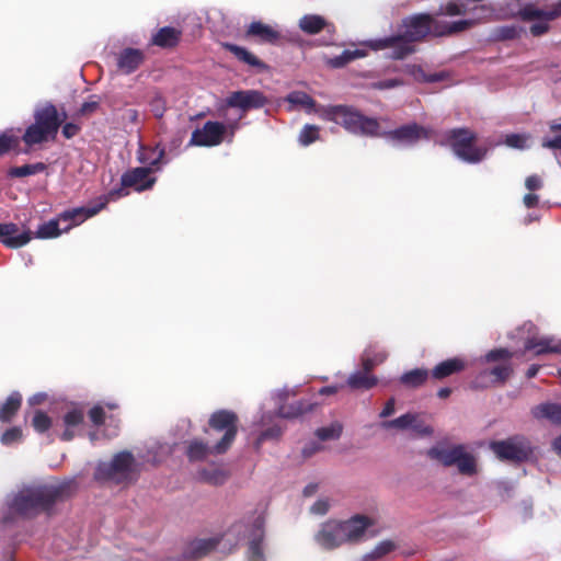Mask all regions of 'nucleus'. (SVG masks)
Returning a JSON list of instances; mask_svg holds the SVG:
<instances>
[{"instance_id":"31","label":"nucleus","mask_w":561,"mask_h":561,"mask_svg":"<svg viewBox=\"0 0 561 561\" xmlns=\"http://www.w3.org/2000/svg\"><path fill=\"white\" fill-rule=\"evenodd\" d=\"M430 373L424 368H415L410 371H405L400 376V383L409 388H419L424 385Z\"/></svg>"},{"instance_id":"64","label":"nucleus","mask_w":561,"mask_h":561,"mask_svg":"<svg viewBox=\"0 0 561 561\" xmlns=\"http://www.w3.org/2000/svg\"><path fill=\"white\" fill-rule=\"evenodd\" d=\"M123 118L131 124H135L138 119V112L135 108H128L124 112Z\"/></svg>"},{"instance_id":"38","label":"nucleus","mask_w":561,"mask_h":561,"mask_svg":"<svg viewBox=\"0 0 561 561\" xmlns=\"http://www.w3.org/2000/svg\"><path fill=\"white\" fill-rule=\"evenodd\" d=\"M19 133L20 130L15 131L14 129H8L0 134V156L19 146Z\"/></svg>"},{"instance_id":"9","label":"nucleus","mask_w":561,"mask_h":561,"mask_svg":"<svg viewBox=\"0 0 561 561\" xmlns=\"http://www.w3.org/2000/svg\"><path fill=\"white\" fill-rule=\"evenodd\" d=\"M430 459L438 461L443 467H457L462 476H474L477 473V460L473 455L467 451L463 445H435L426 451Z\"/></svg>"},{"instance_id":"56","label":"nucleus","mask_w":561,"mask_h":561,"mask_svg":"<svg viewBox=\"0 0 561 561\" xmlns=\"http://www.w3.org/2000/svg\"><path fill=\"white\" fill-rule=\"evenodd\" d=\"M511 357H512V353H510L508 350L500 348V350H492L491 352H489L486 354V356H484V359H486L488 363H491V362H494L497 359H502V358L507 359Z\"/></svg>"},{"instance_id":"25","label":"nucleus","mask_w":561,"mask_h":561,"mask_svg":"<svg viewBox=\"0 0 561 561\" xmlns=\"http://www.w3.org/2000/svg\"><path fill=\"white\" fill-rule=\"evenodd\" d=\"M519 15L522 19L539 16H546V19H558L561 16V0H558V2L550 9H540L535 4H528L520 9Z\"/></svg>"},{"instance_id":"33","label":"nucleus","mask_w":561,"mask_h":561,"mask_svg":"<svg viewBox=\"0 0 561 561\" xmlns=\"http://www.w3.org/2000/svg\"><path fill=\"white\" fill-rule=\"evenodd\" d=\"M164 154L163 148L156 146V148L152 149H140L139 153V161L140 163H145L149 165L150 168L157 167L160 162H162Z\"/></svg>"},{"instance_id":"52","label":"nucleus","mask_w":561,"mask_h":561,"mask_svg":"<svg viewBox=\"0 0 561 561\" xmlns=\"http://www.w3.org/2000/svg\"><path fill=\"white\" fill-rule=\"evenodd\" d=\"M22 439V430L18 426L11 427L10 430L4 431L2 436H0V442H2L3 446H11L15 443H20Z\"/></svg>"},{"instance_id":"10","label":"nucleus","mask_w":561,"mask_h":561,"mask_svg":"<svg viewBox=\"0 0 561 561\" xmlns=\"http://www.w3.org/2000/svg\"><path fill=\"white\" fill-rule=\"evenodd\" d=\"M377 137H383L394 147H409L415 145L421 139H432V130L417 124H410L394 130L379 131Z\"/></svg>"},{"instance_id":"27","label":"nucleus","mask_w":561,"mask_h":561,"mask_svg":"<svg viewBox=\"0 0 561 561\" xmlns=\"http://www.w3.org/2000/svg\"><path fill=\"white\" fill-rule=\"evenodd\" d=\"M20 405L21 394L19 391H14L5 399L4 403L0 404V422H10L19 411Z\"/></svg>"},{"instance_id":"62","label":"nucleus","mask_w":561,"mask_h":561,"mask_svg":"<svg viewBox=\"0 0 561 561\" xmlns=\"http://www.w3.org/2000/svg\"><path fill=\"white\" fill-rule=\"evenodd\" d=\"M151 111L153 113V116L162 117L164 107L161 99H156L154 101H152Z\"/></svg>"},{"instance_id":"26","label":"nucleus","mask_w":561,"mask_h":561,"mask_svg":"<svg viewBox=\"0 0 561 561\" xmlns=\"http://www.w3.org/2000/svg\"><path fill=\"white\" fill-rule=\"evenodd\" d=\"M180 32L173 27H162L152 37L153 45L158 47H173L178 44Z\"/></svg>"},{"instance_id":"36","label":"nucleus","mask_w":561,"mask_h":561,"mask_svg":"<svg viewBox=\"0 0 561 561\" xmlns=\"http://www.w3.org/2000/svg\"><path fill=\"white\" fill-rule=\"evenodd\" d=\"M46 170L44 162H36L32 164H24L21 167L11 168L9 175L14 178L32 176Z\"/></svg>"},{"instance_id":"17","label":"nucleus","mask_w":561,"mask_h":561,"mask_svg":"<svg viewBox=\"0 0 561 561\" xmlns=\"http://www.w3.org/2000/svg\"><path fill=\"white\" fill-rule=\"evenodd\" d=\"M225 102L231 108H240L242 112H247L252 108H262L266 105L267 99L260 91L245 90L230 93Z\"/></svg>"},{"instance_id":"8","label":"nucleus","mask_w":561,"mask_h":561,"mask_svg":"<svg viewBox=\"0 0 561 561\" xmlns=\"http://www.w3.org/2000/svg\"><path fill=\"white\" fill-rule=\"evenodd\" d=\"M476 140V134L466 128H460L447 131L445 140L440 144L450 146L453 153L462 162L476 164L481 163L488 154V148L477 146Z\"/></svg>"},{"instance_id":"43","label":"nucleus","mask_w":561,"mask_h":561,"mask_svg":"<svg viewBox=\"0 0 561 561\" xmlns=\"http://www.w3.org/2000/svg\"><path fill=\"white\" fill-rule=\"evenodd\" d=\"M287 102L294 107L300 106L308 111L314 107V100H312L310 95L305 92H293L288 94Z\"/></svg>"},{"instance_id":"29","label":"nucleus","mask_w":561,"mask_h":561,"mask_svg":"<svg viewBox=\"0 0 561 561\" xmlns=\"http://www.w3.org/2000/svg\"><path fill=\"white\" fill-rule=\"evenodd\" d=\"M369 370H357L350 376L346 380V385L352 389H371L377 385V379L368 375Z\"/></svg>"},{"instance_id":"18","label":"nucleus","mask_w":561,"mask_h":561,"mask_svg":"<svg viewBox=\"0 0 561 561\" xmlns=\"http://www.w3.org/2000/svg\"><path fill=\"white\" fill-rule=\"evenodd\" d=\"M31 239V232L19 228L18 225L13 222L0 224V242L3 243L4 247L18 249L28 243Z\"/></svg>"},{"instance_id":"4","label":"nucleus","mask_w":561,"mask_h":561,"mask_svg":"<svg viewBox=\"0 0 561 561\" xmlns=\"http://www.w3.org/2000/svg\"><path fill=\"white\" fill-rule=\"evenodd\" d=\"M121 191H110L108 194L99 198L98 203L92 206L72 208L58 215L56 219H51L41 225L36 229V238L49 239L57 238L69 229L84 222L85 220L96 216L104 209L108 201L115 199Z\"/></svg>"},{"instance_id":"35","label":"nucleus","mask_w":561,"mask_h":561,"mask_svg":"<svg viewBox=\"0 0 561 561\" xmlns=\"http://www.w3.org/2000/svg\"><path fill=\"white\" fill-rule=\"evenodd\" d=\"M367 54L364 49H355V50H345L341 53V55L335 56L334 58H330L329 64L334 68H341L344 65L348 64L352 60L360 59L365 57Z\"/></svg>"},{"instance_id":"57","label":"nucleus","mask_w":561,"mask_h":561,"mask_svg":"<svg viewBox=\"0 0 561 561\" xmlns=\"http://www.w3.org/2000/svg\"><path fill=\"white\" fill-rule=\"evenodd\" d=\"M99 108V100L96 95L90 96L85 103L82 104L81 108H79V113L82 115H88L94 113Z\"/></svg>"},{"instance_id":"12","label":"nucleus","mask_w":561,"mask_h":561,"mask_svg":"<svg viewBox=\"0 0 561 561\" xmlns=\"http://www.w3.org/2000/svg\"><path fill=\"white\" fill-rule=\"evenodd\" d=\"M519 333L528 334L520 336V339L524 340L525 352H534L535 355L561 353V342L557 343L552 337L537 335L536 327L531 322L522 325Z\"/></svg>"},{"instance_id":"61","label":"nucleus","mask_w":561,"mask_h":561,"mask_svg":"<svg viewBox=\"0 0 561 561\" xmlns=\"http://www.w3.org/2000/svg\"><path fill=\"white\" fill-rule=\"evenodd\" d=\"M79 127L78 125H73L72 123H67L62 126V135L66 138H71L78 134Z\"/></svg>"},{"instance_id":"22","label":"nucleus","mask_w":561,"mask_h":561,"mask_svg":"<svg viewBox=\"0 0 561 561\" xmlns=\"http://www.w3.org/2000/svg\"><path fill=\"white\" fill-rule=\"evenodd\" d=\"M83 422V412L77 408L71 409L62 416L64 432L61 433L62 440H71L80 431Z\"/></svg>"},{"instance_id":"16","label":"nucleus","mask_w":561,"mask_h":561,"mask_svg":"<svg viewBox=\"0 0 561 561\" xmlns=\"http://www.w3.org/2000/svg\"><path fill=\"white\" fill-rule=\"evenodd\" d=\"M314 541L324 550H333L336 547L348 542L341 531L339 520H327L323 523L320 526L319 531L314 535Z\"/></svg>"},{"instance_id":"6","label":"nucleus","mask_w":561,"mask_h":561,"mask_svg":"<svg viewBox=\"0 0 561 561\" xmlns=\"http://www.w3.org/2000/svg\"><path fill=\"white\" fill-rule=\"evenodd\" d=\"M140 462L129 451L114 455L110 462L98 463L94 480L105 483H129L136 480Z\"/></svg>"},{"instance_id":"32","label":"nucleus","mask_w":561,"mask_h":561,"mask_svg":"<svg viewBox=\"0 0 561 561\" xmlns=\"http://www.w3.org/2000/svg\"><path fill=\"white\" fill-rule=\"evenodd\" d=\"M387 356L388 354L383 351L376 352L374 348L368 347L362 356L363 369H366V371L371 370L375 366L382 364Z\"/></svg>"},{"instance_id":"58","label":"nucleus","mask_w":561,"mask_h":561,"mask_svg":"<svg viewBox=\"0 0 561 561\" xmlns=\"http://www.w3.org/2000/svg\"><path fill=\"white\" fill-rule=\"evenodd\" d=\"M282 434V428L277 425H273L272 427L265 430L257 437V443H261L266 439L276 438Z\"/></svg>"},{"instance_id":"55","label":"nucleus","mask_w":561,"mask_h":561,"mask_svg":"<svg viewBox=\"0 0 561 561\" xmlns=\"http://www.w3.org/2000/svg\"><path fill=\"white\" fill-rule=\"evenodd\" d=\"M322 450V445L319 440H310L302 448V456L305 459L312 457Z\"/></svg>"},{"instance_id":"21","label":"nucleus","mask_w":561,"mask_h":561,"mask_svg":"<svg viewBox=\"0 0 561 561\" xmlns=\"http://www.w3.org/2000/svg\"><path fill=\"white\" fill-rule=\"evenodd\" d=\"M247 36L255 37L261 43L276 44L282 38V34L268 24L254 21L247 28Z\"/></svg>"},{"instance_id":"46","label":"nucleus","mask_w":561,"mask_h":561,"mask_svg":"<svg viewBox=\"0 0 561 561\" xmlns=\"http://www.w3.org/2000/svg\"><path fill=\"white\" fill-rule=\"evenodd\" d=\"M550 130L556 134L553 137H545L541 147L551 150H561V124L552 123Z\"/></svg>"},{"instance_id":"2","label":"nucleus","mask_w":561,"mask_h":561,"mask_svg":"<svg viewBox=\"0 0 561 561\" xmlns=\"http://www.w3.org/2000/svg\"><path fill=\"white\" fill-rule=\"evenodd\" d=\"M263 526L264 518L257 514L250 520L233 524L228 533L219 537L192 541L188 546L187 554L192 558H202L216 549L231 551L232 547L241 541V539H245L248 561H264Z\"/></svg>"},{"instance_id":"13","label":"nucleus","mask_w":561,"mask_h":561,"mask_svg":"<svg viewBox=\"0 0 561 561\" xmlns=\"http://www.w3.org/2000/svg\"><path fill=\"white\" fill-rule=\"evenodd\" d=\"M491 448L497 458L504 460L520 462L526 460L530 455L529 442L523 437L493 442Z\"/></svg>"},{"instance_id":"48","label":"nucleus","mask_w":561,"mask_h":561,"mask_svg":"<svg viewBox=\"0 0 561 561\" xmlns=\"http://www.w3.org/2000/svg\"><path fill=\"white\" fill-rule=\"evenodd\" d=\"M305 412L304 403L296 402L293 404H289L288 407L278 405L277 407V416L278 417H285V419H293L298 417Z\"/></svg>"},{"instance_id":"42","label":"nucleus","mask_w":561,"mask_h":561,"mask_svg":"<svg viewBox=\"0 0 561 561\" xmlns=\"http://www.w3.org/2000/svg\"><path fill=\"white\" fill-rule=\"evenodd\" d=\"M415 421H416L415 414L405 413L392 421L383 422L382 427L386 430H389V428L407 430L409 427H412Z\"/></svg>"},{"instance_id":"11","label":"nucleus","mask_w":561,"mask_h":561,"mask_svg":"<svg viewBox=\"0 0 561 561\" xmlns=\"http://www.w3.org/2000/svg\"><path fill=\"white\" fill-rule=\"evenodd\" d=\"M237 416L233 412L218 411L209 419V426L216 431H225L224 437L215 445V451L222 454L229 449L237 434Z\"/></svg>"},{"instance_id":"60","label":"nucleus","mask_w":561,"mask_h":561,"mask_svg":"<svg viewBox=\"0 0 561 561\" xmlns=\"http://www.w3.org/2000/svg\"><path fill=\"white\" fill-rule=\"evenodd\" d=\"M525 186L530 192L540 190L542 186L541 179L538 175H529L528 179L525 180Z\"/></svg>"},{"instance_id":"20","label":"nucleus","mask_w":561,"mask_h":561,"mask_svg":"<svg viewBox=\"0 0 561 561\" xmlns=\"http://www.w3.org/2000/svg\"><path fill=\"white\" fill-rule=\"evenodd\" d=\"M144 60V54L139 49L135 48H126L121 50L118 54V58H116V66L121 72L125 75H130L136 71L138 67H140Z\"/></svg>"},{"instance_id":"24","label":"nucleus","mask_w":561,"mask_h":561,"mask_svg":"<svg viewBox=\"0 0 561 561\" xmlns=\"http://www.w3.org/2000/svg\"><path fill=\"white\" fill-rule=\"evenodd\" d=\"M466 367V363L459 357H451L446 359L432 369V377L436 380H442L447 376H451Z\"/></svg>"},{"instance_id":"28","label":"nucleus","mask_w":561,"mask_h":561,"mask_svg":"<svg viewBox=\"0 0 561 561\" xmlns=\"http://www.w3.org/2000/svg\"><path fill=\"white\" fill-rule=\"evenodd\" d=\"M325 25V20L321 15L307 14L299 20V28L305 34H319L324 30Z\"/></svg>"},{"instance_id":"40","label":"nucleus","mask_w":561,"mask_h":561,"mask_svg":"<svg viewBox=\"0 0 561 561\" xmlns=\"http://www.w3.org/2000/svg\"><path fill=\"white\" fill-rule=\"evenodd\" d=\"M210 454L219 455L217 451H215V446L209 447L205 443L198 440L191 443L187 449L188 458L192 460L203 459Z\"/></svg>"},{"instance_id":"53","label":"nucleus","mask_w":561,"mask_h":561,"mask_svg":"<svg viewBox=\"0 0 561 561\" xmlns=\"http://www.w3.org/2000/svg\"><path fill=\"white\" fill-rule=\"evenodd\" d=\"M519 28L515 25H504L495 31V36L500 39H511L517 37Z\"/></svg>"},{"instance_id":"30","label":"nucleus","mask_w":561,"mask_h":561,"mask_svg":"<svg viewBox=\"0 0 561 561\" xmlns=\"http://www.w3.org/2000/svg\"><path fill=\"white\" fill-rule=\"evenodd\" d=\"M170 454L169 445L152 443L145 454L140 455L141 463H159Z\"/></svg>"},{"instance_id":"1","label":"nucleus","mask_w":561,"mask_h":561,"mask_svg":"<svg viewBox=\"0 0 561 561\" xmlns=\"http://www.w3.org/2000/svg\"><path fill=\"white\" fill-rule=\"evenodd\" d=\"M469 1L480 2L481 0L450 1L440 9V13L449 16L467 15L468 13H472L471 18L458 20L451 23H442L432 19L430 14H416L403 20V30L399 35L364 42V46L368 47L373 51L389 49L390 51L388 57L390 59H401L412 54L414 50L411 44L424 38L425 35L430 33L435 36L456 34L471 27L472 24L479 21L488 19L492 13L483 4L469 8Z\"/></svg>"},{"instance_id":"15","label":"nucleus","mask_w":561,"mask_h":561,"mask_svg":"<svg viewBox=\"0 0 561 561\" xmlns=\"http://www.w3.org/2000/svg\"><path fill=\"white\" fill-rule=\"evenodd\" d=\"M226 134V125L219 122L208 121L203 128L194 129L188 145L193 147L219 146Z\"/></svg>"},{"instance_id":"47","label":"nucleus","mask_w":561,"mask_h":561,"mask_svg":"<svg viewBox=\"0 0 561 561\" xmlns=\"http://www.w3.org/2000/svg\"><path fill=\"white\" fill-rule=\"evenodd\" d=\"M319 139V127L306 125L299 133L298 141L300 146L308 147Z\"/></svg>"},{"instance_id":"7","label":"nucleus","mask_w":561,"mask_h":561,"mask_svg":"<svg viewBox=\"0 0 561 561\" xmlns=\"http://www.w3.org/2000/svg\"><path fill=\"white\" fill-rule=\"evenodd\" d=\"M62 118L58 116L55 105L47 104L35 112V122L25 129L23 141L33 147L56 138Z\"/></svg>"},{"instance_id":"23","label":"nucleus","mask_w":561,"mask_h":561,"mask_svg":"<svg viewBox=\"0 0 561 561\" xmlns=\"http://www.w3.org/2000/svg\"><path fill=\"white\" fill-rule=\"evenodd\" d=\"M531 414L537 420H547L554 425H561V403L546 402L531 409Z\"/></svg>"},{"instance_id":"54","label":"nucleus","mask_w":561,"mask_h":561,"mask_svg":"<svg viewBox=\"0 0 561 561\" xmlns=\"http://www.w3.org/2000/svg\"><path fill=\"white\" fill-rule=\"evenodd\" d=\"M89 417L94 425L102 424L105 421L104 408L102 405H94L89 411Z\"/></svg>"},{"instance_id":"34","label":"nucleus","mask_w":561,"mask_h":561,"mask_svg":"<svg viewBox=\"0 0 561 561\" xmlns=\"http://www.w3.org/2000/svg\"><path fill=\"white\" fill-rule=\"evenodd\" d=\"M396 549V545L393 541L390 540H383L378 542L376 547H374L373 551L364 554L362 558V561H375L377 559H380L391 552H393Z\"/></svg>"},{"instance_id":"45","label":"nucleus","mask_w":561,"mask_h":561,"mask_svg":"<svg viewBox=\"0 0 561 561\" xmlns=\"http://www.w3.org/2000/svg\"><path fill=\"white\" fill-rule=\"evenodd\" d=\"M530 136L527 134H508L504 138V144L507 147L524 150L529 148Z\"/></svg>"},{"instance_id":"14","label":"nucleus","mask_w":561,"mask_h":561,"mask_svg":"<svg viewBox=\"0 0 561 561\" xmlns=\"http://www.w3.org/2000/svg\"><path fill=\"white\" fill-rule=\"evenodd\" d=\"M151 168L150 167H137L130 171H126L123 176H121V184H123L122 188L116 191H121L119 194L115 195V199L121 196H126V192L124 188H134L137 192H145L147 190H151L154 184V178L150 175ZM115 190L111 191L114 192ZM112 199V201H115ZM111 202V199H108Z\"/></svg>"},{"instance_id":"19","label":"nucleus","mask_w":561,"mask_h":561,"mask_svg":"<svg viewBox=\"0 0 561 561\" xmlns=\"http://www.w3.org/2000/svg\"><path fill=\"white\" fill-rule=\"evenodd\" d=\"M374 525V522L368 516L356 515L346 520H340L341 531L350 542L359 541L365 530Z\"/></svg>"},{"instance_id":"50","label":"nucleus","mask_w":561,"mask_h":561,"mask_svg":"<svg viewBox=\"0 0 561 561\" xmlns=\"http://www.w3.org/2000/svg\"><path fill=\"white\" fill-rule=\"evenodd\" d=\"M32 426L37 433H45L50 428L51 420L46 413L36 411L34 417H32Z\"/></svg>"},{"instance_id":"63","label":"nucleus","mask_w":561,"mask_h":561,"mask_svg":"<svg viewBox=\"0 0 561 561\" xmlns=\"http://www.w3.org/2000/svg\"><path fill=\"white\" fill-rule=\"evenodd\" d=\"M394 413V399H389L383 407L381 413H379V417H389Z\"/></svg>"},{"instance_id":"5","label":"nucleus","mask_w":561,"mask_h":561,"mask_svg":"<svg viewBox=\"0 0 561 561\" xmlns=\"http://www.w3.org/2000/svg\"><path fill=\"white\" fill-rule=\"evenodd\" d=\"M321 117L325 121L334 122L336 125L345 128L346 131L353 135L371 137L379 135L378 121L364 115L351 106H329L321 112Z\"/></svg>"},{"instance_id":"37","label":"nucleus","mask_w":561,"mask_h":561,"mask_svg":"<svg viewBox=\"0 0 561 561\" xmlns=\"http://www.w3.org/2000/svg\"><path fill=\"white\" fill-rule=\"evenodd\" d=\"M199 479L210 484L219 485L225 483L227 479V472L219 467L206 468L199 471Z\"/></svg>"},{"instance_id":"59","label":"nucleus","mask_w":561,"mask_h":561,"mask_svg":"<svg viewBox=\"0 0 561 561\" xmlns=\"http://www.w3.org/2000/svg\"><path fill=\"white\" fill-rule=\"evenodd\" d=\"M330 508V503L328 500H319L314 502L310 507V513L316 515H325L328 510Z\"/></svg>"},{"instance_id":"41","label":"nucleus","mask_w":561,"mask_h":561,"mask_svg":"<svg viewBox=\"0 0 561 561\" xmlns=\"http://www.w3.org/2000/svg\"><path fill=\"white\" fill-rule=\"evenodd\" d=\"M316 437L319 438L320 442L325 440H336L341 437L342 434V425L337 422L327 425L324 427L316 430Z\"/></svg>"},{"instance_id":"3","label":"nucleus","mask_w":561,"mask_h":561,"mask_svg":"<svg viewBox=\"0 0 561 561\" xmlns=\"http://www.w3.org/2000/svg\"><path fill=\"white\" fill-rule=\"evenodd\" d=\"M76 488L75 479L64 482H37L24 486L9 497V516H4V522H10L13 516L32 517L47 512L56 500L69 495Z\"/></svg>"},{"instance_id":"51","label":"nucleus","mask_w":561,"mask_h":561,"mask_svg":"<svg viewBox=\"0 0 561 561\" xmlns=\"http://www.w3.org/2000/svg\"><path fill=\"white\" fill-rule=\"evenodd\" d=\"M525 21H535L530 25V34L534 36H540L541 34H546L548 31V22L553 19H546V16H534L531 19H524Z\"/></svg>"},{"instance_id":"44","label":"nucleus","mask_w":561,"mask_h":561,"mask_svg":"<svg viewBox=\"0 0 561 561\" xmlns=\"http://www.w3.org/2000/svg\"><path fill=\"white\" fill-rule=\"evenodd\" d=\"M511 373H512V368H511L510 364L505 363V364L495 366L489 370H484L481 374V377L491 375L494 378L493 379L494 382L503 383L506 379H508V377L511 376Z\"/></svg>"},{"instance_id":"49","label":"nucleus","mask_w":561,"mask_h":561,"mask_svg":"<svg viewBox=\"0 0 561 561\" xmlns=\"http://www.w3.org/2000/svg\"><path fill=\"white\" fill-rule=\"evenodd\" d=\"M410 75L419 82H436L443 79L442 73L426 75L420 66H412V68H410Z\"/></svg>"},{"instance_id":"39","label":"nucleus","mask_w":561,"mask_h":561,"mask_svg":"<svg viewBox=\"0 0 561 561\" xmlns=\"http://www.w3.org/2000/svg\"><path fill=\"white\" fill-rule=\"evenodd\" d=\"M226 48H228L230 53L234 54L237 59L250 65L251 67H262V61H260L254 54L248 51L245 48L232 44L226 45Z\"/></svg>"}]
</instances>
